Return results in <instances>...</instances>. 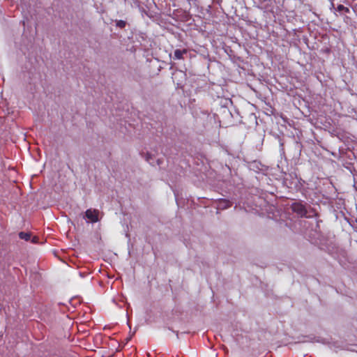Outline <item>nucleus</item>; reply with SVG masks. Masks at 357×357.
I'll return each mask as SVG.
<instances>
[{"label":"nucleus","instance_id":"obj_6","mask_svg":"<svg viewBox=\"0 0 357 357\" xmlns=\"http://www.w3.org/2000/svg\"><path fill=\"white\" fill-rule=\"evenodd\" d=\"M116 25L121 28H123L126 26V22L123 20H119L117 22Z\"/></svg>","mask_w":357,"mask_h":357},{"label":"nucleus","instance_id":"obj_2","mask_svg":"<svg viewBox=\"0 0 357 357\" xmlns=\"http://www.w3.org/2000/svg\"><path fill=\"white\" fill-rule=\"evenodd\" d=\"M292 209L294 212L297 213L298 215L301 216L304 215L306 213V210L304 206L299 203L293 204Z\"/></svg>","mask_w":357,"mask_h":357},{"label":"nucleus","instance_id":"obj_7","mask_svg":"<svg viewBox=\"0 0 357 357\" xmlns=\"http://www.w3.org/2000/svg\"><path fill=\"white\" fill-rule=\"evenodd\" d=\"M223 203L225 204V205L224 206V208H227V207L230 206L229 202H223ZM222 204V202H220V204Z\"/></svg>","mask_w":357,"mask_h":357},{"label":"nucleus","instance_id":"obj_1","mask_svg":"<svg viewBox=\"0 0 357 357\" xmlns=\"http://www.w3.org/2000/svg\"><path fill=\"white\" fill-rule=\"evenodd\" d=\"M86 218L90 220L91 222H97L99 215V211L96 209H88L85 213Z\"/></svg>","mask_w":357,"mask_h":357},{"label":"nucleus","instance_id":"obj_5","mask_svg":"<svg viewBox=\"0 0 357 357\" xmlns=\"http://www.w3.org/2000/svg\"><path fill=\"white\" fill-rule=\"evenodd\" d=\"M19 236L21 239H24L25 241H28L30 238V234L25 232H20L19 234Z\"/></svg>","mask_w":357,"mask_h":357},{"label":"nucleus","instance_id":"obj_3","mask_svg":"<svg viewBox=\"0 0 357 357\" xmlns=\"http://www.w3.org/2000/svg\"><path fill=\"white\" fill-rule=\"evenodd\" d=\"M187 53V50H176L174 52V59H183V55Z\"/></svg>","mask_w":357,"mask_h":357},{"label":"nucleus","instance_id":"obj_4","mask_svg":"<svg viewBox=\"0 0 357 357\" xmlns=\"http://www.w3.org/2000/svg\"><path fill=\"white\" fill-rule=\"evenodd\" d=\"M337 10L338 12H345V13L349 12V9L347 7H345L344 6H343L342 4H340L337 6Z\"/></svg>","mask_w":357,"mask_h":357},{"label":"nucleus","instance_id":"obj_8","mask_svg":"<svg viewBox=\"0 0 357 357\" xmlns=\"http://www.w3.org/2000/svg\"><path fill=\"white\" fill-rule=\"evenodd\" d=\"M150 158H151L149 155H147L146 158V161L150 162Z\"/></svg>","mask_w":357,"mask_h":357}]
</instances>
